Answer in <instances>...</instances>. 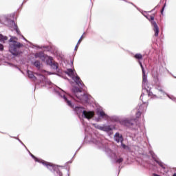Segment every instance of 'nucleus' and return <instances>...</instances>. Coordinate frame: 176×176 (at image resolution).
Listing matches in <instances>:
<instances>
[{
    "instance_id": "obj_1",
    "label": "nucleus",
    "mask_w": 176,
    "mask_h": 176,
    "mask_svg": "<svg viewBox=\"0 0 176 176\" xmlns=\"http://www.w3.org/2000/svg\"><path fill=\"white\" fill-rule=\"evenodd\" d=\"M54 91H56V93H57V94H58V96H60V97L63 98L65 102H66V104L69 107H70V108L74 109L80 119H87L88 120H90V119L94 117V111H86L82 107L74 106V104H72V102H71V100H69V98H67V96H65V91L61 89V88L58 87V90L54 89Z\"/></svg>"
},
{
    "instance_id": "obj_2",
    "label": "nucleus",
    "mask_w": 176,
    "mask_h": 176,
    "mask_svg": "<svg viewBox=\"0 0 176 176\" xmlns=\"http://www.w3.org/2000/svg\"><path fill=\"white\" fill-rule=\"evenodd\" d=\"M91 142H93V144L96 145L98 149H101L102 151H104L106 153H107L108 156L113 159L115 163L120 164V163L123 162V157H122V156L116 155V153L115 151L108 148V144H107L105 140L100 138H97L96 139H92Z\"/></svg>"
},
{
    "instance_id": "obj_3",
    "label": "nucleus",
    "mask_w": 176,
    "mask_h": 176,
    "mask_svg": "<svg viewBox=\"0 0 176 176\" xmlns=\"http://www.w3.org/2000/svg\"><path fill=\"white\" fill-rule=\"evenodd\" d=\"M139 64L142 68V87L143 89L142 94L140 96V100L144 103L148 104V101L149 100V97L151 98H153V93L151 91L152 90V87L148 82V80L146 78V74H145V69H144V66L142 65V63L139 61Z\"/></svg>"
},
{
    "instance_id": "obj_4",
    "label": "nucleus",
    "mask_w": 176,
    "mask_h": 176,
    "mask_svg": "<svg viewBox=\"0 0 176 176\" xmlns=\"http://www.w3.org/2000/svg\"><path fill=\"white\" fill-rule=\"evenodd\" d=\"M9 39V52L12 56H19L20 54V48L24 47L23 43L18 42L19 38L14 36H10Z\"/></svg>"
},
{
    "instance_id": "obj_5",
    "label": "nucleus",
    "mask_w": 176,
    "mask_h": 176,
    "mask_svg": "<svg viewBox=\"0 0 176 176\" xmlns=\"http://www.w3.org/2000/svg\"><path fill=\"white\" fill-rule=\"evenodd\" d=\"M74 94L73 98L76 100L78 102H81L82 104H86L90 100V95L85 94L82 91L79 87H74L72 89Z\"/></svg>"
},
{
    "instance_id": "obj_6",
    "label": "nucleus",
    "mask_w": 176,
    "mask_h": 176,
    "mask_svg": "<svg viewBox=\"0 0 176 176\" xmlns=\"http://www.w3.org/2000/svg\"><path fill=\"white\" fill-rule=\"evenodd\" d=\"M109 120L110 122H120L122 126H126L130 129H137V119L130 120L129 118L119 119L117 116H109Z\"/></svg>"
},
{
    "instance_id": "obj_7",
    "label": "nucleus",
    "mask_w": 176,
    "mask_h": 176,
    "mask_svg": "<svg viewBox=\"0 0 176 176\" xmlns=\"http://www.w3.org/2000/svg\"><path fill=\"white\" fill-rule=\"evenodd\" d=\"M29 153L30 156L32 157V159H34V160H35L38 163H40L41 164H43V166L46 167L48 170H50V171H55L57 175L63 176V173L60 171V169H58V166L54 165L50 162H47L43 160L36 158V157L33 155L32 153H31V152L30 151H29Z\"/></svg>"
},
{
    "instance_id": "obj_8",
    "label": "nucleus",
    "mask_w": 176,
    "mask_h": 176,
    "mask_svg": "<svg viewBox=\"0 0 176 176\" xmlns=\"http://www.w3.org/2000/svg\"><path fill=\"white\" fill-rule=\"evenodd\" d=\"M65 74H67L68 76H70V78L73 79L76 85H77V86H78L80 89H83L85 85L83 84V82H82V80H80V78L76 74V72H75V69H67L65 72Z\"/></svg>"
},
{
    "instance_id": "obj_9",
    "label": "nucleus",
    "mask_w": 176,
    "mask_h": 176,
    "mask_svg": "<svg viewBox=\"0 0 176 176\" xmlns=\"http://www.w3.org/2000/svg\"><path fill=\"white\" fill-rule=\"evenodd\" d=\"M94 126L95 129H97L98 130H100V131H104L105 133H109V131H112L113 129L111 125H107V124H94Z\"/></svg>"
},
{
    "instance_id": "obj_10",
    "label": "nucleus",
    "mask_w": 176,
    "mask_h": 176,
    "mask_svg": "<svg viewBox=\"0 0 176 176\" xmlns=\"http://www.w3.org/2000/svg\"><path fill=\"white\" fill-rule=\"evenodd\" d=\"M152 12L149 11L148 14L146 12L143 13V16H145L147 20L151 21L153 25V30H155V14H151Z\"/></svg>"
},
{
    "instance_id": "obj_11",
    "label": "nucleus",
    "mask_w": 176,
    "mask_h": 176,
    "mask_svg": "<svg viewBox=\"0 0 176 176\" xmlns=\"http://www.w3.org/2000/svg\"><path fill=\"white\" fill-rule=\"evenodd\" d=\"M97 115L98 118L96 121L100 122V119H103L104 120L109 121V116H108L105 112L102 110H99L97 111Z\"/></svg>"
},
{
    "instance_id": "obj_12",
    "label": "nucleus",
    "mask_w": 176,
    "mask_h": 176,
    "mask_svg": "<svg viewBox=\"0 0 176 176\" xmlns=\"http://www.w3.org/2000/svg\"><path fill=\"white\" fill-rule=\"evenodd\" d=\"M36 76H38V79L40 83H45L46 85H52V82L46 80V77L43 76V74L41 73H34Z\"/></svg>"
},
{
    "instance_id": "obj_13",
    "label": "nucleus",
    "mask_w": 176,
    "mask_h": 176,
    "mask_svg": "<svg viewBox=\"0 0 176 176\" xmlns=\"http://www.w3.org/2000/svg\"><path fill=\"white\" fill-rule=\"evenodd\" d=\"M123 135H122V134L119 133L118 132L116 133L114 135V140L116 142H118V144L120 142L122 144V142H123Z\"/></svg>"
},
{
    "instance_id": "obj_14",
    "label": "nucleus",
    "mask_w": 176,
    "mask_h": 176,
    "mask_svg": "<svg viewBox=\"0 0 176 176\" xmlns=\"http://www.w3.org/2000/svg\"><path fill=\"white\" fill-rule=\"evenodd\" d=\"M27 74H28V76L29 78V79H31L32 80H36V79H38L35 75L34 74V72H32V71L31 70H28L27 71Z\"/></svg>"
},
{
    "instance_id": "obj_15",
    "label": "nucleus",
    "mask_w": 176,
    "mask_h": 176,
    "mask_svg": "<svg viewBox=\"0 0 176 176\" xmlns=\"http://www.w3.org/2000/svg\"><path fill=\"white\" fill-rule=\"evenodd\" d=\"M148 108V103H142L139 106L138 111H140L141 112H145L146 111V109Z\"/></svg>"
},
{
    "instance_id": "obj_16",
    "label": "nucleus",
    "mask_w": 176,
    "mask_h": 176,
    "mask_svg": "<svg viewBox=\"0 0 176 176\" xmlns=\"http://www.w3.org/2000/svg\"><path fill=\"white\" fill-rule=\"evenodd\" d=\"M50 65L51 68H52V69H54L57 72H60V69H58V63L54 61V63H52Z\"/></svg>"
},
{
    "instance_id": "obj_17",
    "label": "nucleus",
    "mask_w": 176,
    "mask_h": 176,
    "mask_svg": "<svg viewBox=\"0 0 176 176\" xmlns=\"http://www.w3.org/2000/svg\"><path fill=\"white\" fill-rule=\"evenodd\" d=\"M11 22H12V28L16 31L18 35H21L20 30H19L17 25H16V23H14V21H11Z\"/></svg>"
},
{
    "instance_id": "obj_18",
    "label": "nucleus",
    "mask_w": 176,
    "mask_h": 176,
    "mask_svg": "<svg viewBox=\"0 0 176 176\" xmlns=\"http://www.w3.org/2000/svg\"><path fill=\"white\" fill-rule=\"evenodd\" d=\"M3 19L6 21V24H9V23L12 24V21H14L10 20V19H9V17L7 15H4L3 16Z\"/></svg>"
},
{
    "instance_id": "obj_19",
    "label": "nucleus",
    "mask_w": 176,
    "mask_h": 176,
    "mask_svg": "<svg viewBox=\"0 0 176 176\" xmlns=\"http://www.w3.org/2000/svg\"><path fill=\"white\" fill-rule=\"evenodd\" d=\"M46 60V63L47 64V65H50L51 64H52L54 63L53 61V58L51 56H47Z\"/></svg>"
},
{
    "instance_id": "obj_20",
    "label": "nucleus",
    "mask_w": 176,
    "mask_h": 176,
    "mask_svg": "<svg viewBox=\"0 0 176 176\" xmlns=\"http://www.w3.org/2000/svg\"><path fill=\"white\" fill-rule=\"evenodd\" d=\"M5 41H8V36H3L2 34H0V42L5 43Z\"/></svg>"
},
{
    "instance_id": "obj_21",
    "label": "nucleus",
    "mask_w": 176,
    "mask_h": 176,
    "mask_svg": "<svg viewBox=\"0 0 176 176\" xmlns=\"http://www.w3.org/2000/svg\"><path fill=\"white\" fill-rule=\"evenodd\" d=\"M33 65L37 69H41V62L39 60H36L33 63Z\"/></svg>"
},
{
    "instance_id": "obj_22",
    "label": "nucleus",
    "mask_w": 176,
    "mask_h": 176,
    "mask_svg": "<svg viewBox=\"0 0 176 176\" xmlns=\"http://www.w3.org/2000/svg\"><path fill=\"white\" fill-rule=\"evenodd\" d=\"M150 170H155V158L153 157L152 162H149Z\"/></svg>"
},
{
    "instance_id": "obj_23",
    "label": "nucleus",
    "mask_w": 176,
    "mask_h": 176,
    "mask_svg": "<svg viewBox=\"0 0 176 176\" xmlns=\"http://www.w3.org/2000/svg\"><path fill=\"white\" fill-rule=\"evenodd\" d=\"M43 54V52H38V53L35 54V58H41L42 57Z\"/></svg>"
},
{
    "instance_id": "obj_24",
    "label": "nucleus",
    "mask_w": 176,
    "mask_h": 176,
    "mask_svg": "<svg viewBox=\"0 0 176 176\" xmlns=\"http://www.w3.org/2000/svg\"><path fill=\"white\" fill-rule=\"evenodd\" d=\"M135 58H136L137 60H141L142 58V54H136L134 56Z\"/></svg>"
},
{
    "instance_id": "obj_25",
    "label": "nucleus",
    "mask_w": 176,
    "mask_h": 176,
    "mask_svg": "<svg viewBox=\"0 0 176 176\" xmlns=\"http://www.w3.org/2000/svg\"><path fill=\"white\" fill-rule=\"evenodd\" d=\"M47 58V56H45V54H43V56L40 58V60L42 61H45Z\"/></svg>"
},
{
    "instance_id": "obj_26",
    "label": "nucleus",
    "mask_w": 176,
    "mask_h": 176,
    "mask_svg": "<svg viewBox=\"0 0 176 176\" xmlns=\"http://www.w3.org/2000/svg\"><path fill=\"white\" fill-rule=\"evenodd\" d=\"M155 36H157L159 34V28H157V25H155Z\"/></svg>"
},
{
    "instance_id": "obj_27",
    "label": "nucleus",
    "mask_w": 176,
    "mask_h": 176,
    "mask_svg": "<svg viewBox=\"0 0 176 176\" xmlns=\"http://www.w3.org/2000/svg\"><path fill=\"white\" fill-rule=\"evenodd\" d=\"M121 146L123 148V149H127V146L124 144H123V142L121 143Z\"/></svg>"
},
{
    "instance_id": "obj_28",
    "label": "nucleus",
    "mask_w": 176,
    "mask_h": 176,
    "mask_svg": "<svg viewBox=\"0 0 176 176\" xmlns=\"http://www.w3.org/2000/svg\"><path fill=\"white\" fill-rule=\"evenodd\" d=\"M142 112V111H141L139 110V111L136 113V118L140 117Z\"/></svg>"
},
{
    "instance_id": "obj_29",
    "label": "nucleus",
    "mask_w": 176,
    "mask_h": 176,
    "mask_svg": "<svg viewBox=\"0 0 176 176\" xmlns=\"http://www.w3.org/2000/svg\"><path fill=\"white\" fill-rule=\"evenodd\" d=\"M82 39H83V36H82L80 39L78 40L77 45H80V43L82 42Z\"/></svg>"
},
{
    "instance_id": "obj_30",
    "label": "nucleus",
    "mask_w": 176,
    "mask_h": 176,
    "mask_svg": "<svg viewBox=\"0 0 176 176\" xmlns=\"http://www.w3.org/2000/svg\"><path fill=\"white\" fill-rule=\"evenodd\" d=\"M0 50L2 52L3 50V45L0 44Z\"/></svg>"
},
{
    "instance_id": "obj_31",
    "label": "nucleus",
    "mask_w": 176,
    "mask_h": 176,
    "mask_svg": "<svg viewBox=\"0 0 176 176\" xmlns=\"http://www.w3.org/2000/svg\"><path fill=\"white\" fill-rule=\"evenodd\" d=\"M21 37H22V39L23 40V41H25V42H28V40H27L26 38H24V36H21ZM29 43H30V42H28Z\"/></svg>"
},
{
    "instance_id": "obj_32",
    "label": "nucleus",
    "mask_w": 176,
    "mask_h": 176,
    "mask_svg": "<svg viewBox=\"0 0 176 176\" xmlns=\"http://www.w3.org/2000/svg\"><path fill=\"white\" fill-rule=\"evenodd\" d=\"M158 164H160L161 166V167H163V164L162 162H160L159 161H156Z\"/></svg>"
},
{
    "instance_id": "obj_33",
    "label": "nucleus",
    "mask_w": 176,
    "mask_h": 176,
    "mask_svg": "<svg viewBox=\"0 0 176 176\" xmlns=\"http://www.w3.org/2000/svg\"><path fill=\"white\" fill-rule=\"evenodd\" d=\"M16 140H18V141H19V142H21V144H22V145H24V143H23V142H21V140H20V139L16 138Z\"/></svg>"
},
{
    "instance_id": "obj_34",
    "label": "nucleus",
    "mask_w": 176,
    "mask_h": 176,
    "mask_svg": "<svg viewBox=\"0 0 176 176\" xmlns=\"http://www.w3.org/2000/svg\"><path fill=\"white\" fill-rule=\"evenodd\" d=\"M78 47V44H77V45L75 47V50H77Z\"/></svg>"
},
{
    "instance_id": "obj_35",
    "label": "nucleus",
    "mask_w": 176,
    "mask_h": 176,
    "mask_svg": "<svg viewBox=\"0 0 176 176\" xmlns=\"http://www.w3.org/2000/svg\"><path fill=\"white\" fill-rule=\"evenodd\" d=\"M23 146H25V148H26V151H28V148H27V146H25V145H23Z\"/></svg>"
},
{
    "instance_id": "obj_36",
    "label": "nucleus",
    "mask_w": 176,
    "mask_h": 176,
    "mask_svg": "<svg viewBox=\"0 0 176 176\" xmlns=\"http://www.w3.org/2000/svg\"><path fill=\"white\" fill-rule=\"evenodd\" d=\"M23 146H25V148H26V151H28V148H27V146H25V145H23Z\"/></svg>"
},
{
    "instance_id": "obj_37",
    "label": "nucleus",
    "mask_w": 176,
    "mask_h": 176,
    "mask_svg": "<svg viewBox=\"0 0 176 176\" xmlns=\"http://www.w3.org/2000/svg\"><path fill=\"white\" fill-rule=\"evenodd\" d=\"M44 72H46V71L43 70L41 72V74H43Z\"/></svg>"
},
{
    "instance_id": "obj_38",
    "label": "nucleus",
    "mask_w": 176,
    "mask_h": 176,
    "mask_svg": "<svg viewBox=\"0 0 176 176\" xmlns=\"http://www.w3.org/2000/svg\"><path fill=\"white\" fill-rule=\"evenodd\" d=\"M173 176H176V173H175Z\"/></svg>"
},
{
    "instance_id": "obj_39",
    "label": "nucleus",
    "mask_w": 176,
    "mask_h": 176,
    "mask_svg": "<svg viewBox=\"0 0 176 176\" xmlns=\"http://www.w3.org/2000/svg\"><path fill=\"white\" fill-rule=\"evenodd\" d=\"M153 176H155V173H153Z\"/></svg>"
}]
</instances>
